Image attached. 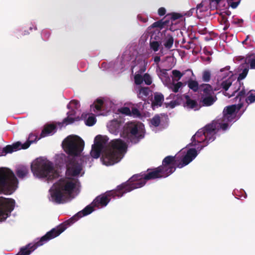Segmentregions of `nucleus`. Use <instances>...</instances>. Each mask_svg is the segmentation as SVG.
Listing matches in <instances>:
<instances>
[{"label": "nucleus", "mask_w": 255, "mask_h": 255, "mask_svg": "<svg viewBox=\"0 0 255 255\" xmlns=\"http://www.w3.org/2000/svg\"><path fill=\"white\" fill-rule=\"evenodd\" d=\"M109 138L106 135H97L92 145L91 156L98 158L102 154L101 159L104 164L112 165L120 161L126 145L121 139L112 140L108 143Z\"/></svg>", "instance_id": "f257e3e1"}, {"label": "nucleus", "mask_w": 255, "mask_h": 255, "mask_svg": "<svg viewBox=\"0 0 255 255\" xmlns=\"http://www.w3.org/2000/svg\"><path fill=\"white\" fill-rule=\"evenodd\" d=\"M174 159L171 155L166 156L162 160V165L153 169H148L146 174L140 173L133 175L128 181V191L141 188L143 186L146 181L160 178H165L175 171V168L172 165Z\"/></svg>", "instance_id": "f03ea898"}, {"label": "nucleus", "mask_w": 255, "mask_h": 255, "mask_svg": "<svg viewBox=\"0 0 255 255\" xmlns=\"http://www.w3.org/2000/svg\"><path fill=\"white\" fill-rule=\"evenodd\" d=\"M94 207L95 206H94L93 205H92V204L87 206L84 209L78 212L76 215L66 222L61 224L56 228H53L50 231L47 232V233L42 236L38 241L35 243H33V245L37 249L38 247L42 246L45 243L58 237L67 229L68 226L73 224L79 218L91 214L94 210Z\"/></svg>", "instance_id": "7ed1b4c3"}, {"label": "nucleus", "mask_w": 255, "mask_h": 255, "mask_svg": "<svg viewBox=\"0 0 255 255\" xmlns=\"http://www.w3.org/2000/svg\"><path fill=\"white\" fill-rule=\"evenodd\" d=\"M31 170L34 176L40 178L51 180L59 176L51 161L42 158H37L31 165Z\"/></svg>", "instance_id": "20e7f679"}, {"label": "nucleus", "mask_w": 255, "mask_h": 255, "mask_svg": "<svg viewBox=\"0 0 255 255\" xmlns=\"http://www.w3.org/2000/svg\"><path fill=\"white\" fill-rule=\"evenodd\" d=\"M18 183V180L11 170L0 168V194H12L17 188Z\"/></svg>", "instance_id": "39448f33"}, {"label": "nucleus", "mask_w": 255, "mask_h": 255, "mask_svg": "<svg viewBox=\"0 0 255 255\" xmlns=\"http://www.w3.org/2000/svg\"><path fill=\"white\" fill-rule=\"evenodd\" d=\"M127 186V182H124L118 185L115 190L106 192L105 193L97 196L92 202V205L99 207L106 206L111 200V197L120 198L126 193L130 192Z\"/></svg>", "instance_id": "423d86ee"}, {"label": "nucleus", "mask_w": 255, "mask_h": 255, "mask_svg": "<svg viewBox=\"0 0 255 255\" xmlns=\"http://www.w3.org/2000/svg\"><path fill=\"white\" fill-rule=\"evenodd\" d=\"M120 134L131 142L137 143L144 137V132L140 125L135 122H128L123 127Z\"/></svg>", "instance_id": "0eeeda50"}, {"label": "nucleus", "mask_w": 255, "mask_h": 255, "mask_svg": "<svg viewBox=\"0 0 255 255\" xmlns=\"http://www.w3.org/2000/svg\"><path fill=\"white\" fill-rule=\"evenodd\" d=\"M65 152L71 156L80 154L84 147V140L77 135H69L63 142Z\"/></svg>", "instance_id": "6e6552de"}, {"label": "nucleus", "mask_w": 255, "mask_h": 255, "mask_svg": "<svg viewBox=\"0 0 255 255\" xmlns=\"http://www.w3.org/2000/svg\"><path fill=\"white\" fill-rule=\"evenodd\" d=\"M217 122L212 123L207 125L204 128H201L198 130L195 134L192 136V139L194 141L195 137H200L204 135L205 138L203 140H197V142L205 143V144L201 146L200 149L204 146L207 145L210 142L213 141L216 138L217 133Z\"/></svg>", "instance_id": "1a4fd4ad"}, {"label": "nucleus", "mask_w": 255, "mask_h": 255, "mask_svg": "<svg viewBox=\"0 0 255 255\" xmlns=\"http://www.w3.org/2000/svg\"><path fill=\"white\" fill-rule=\"evenodd\" d=\"M64 163L66 169V174L69 176H78L83 169V160L77 156L65 157Z\"/></svg>", "instance_id": "9d476101"}, {"label": "nucleus", "mask_w": 255, "mask_h": 255, "mask_svg": "<svg viewBox=\"0 0 255 255\" xmlns=\"http://www.w3.org/2000/svg\"><path fill=\"white\" fill-rule=\"evenodd\" d=\"M197 155V150L195 148L189 149L185 155L179 157V155H175L174 157V159L172 162V165L175 168H181L184 166L188 165L191 162Z\"/></svg>", "instance_id": "9b49d317"}, {"label": "nucleus", "mask_w": 255, "mask_h": 255, "mask_svg": "<svg viewBox=\"0 0 255 255\" xmlns=\"http://www.w3.org/2000/svg\"><path fill=\"white\" fill-rule=\"evenodd\" d=\"M14 199L0 197V222L6 220L14 209Z\"/></svg>", "instance_id": "f8f14e48"}, {"label": "nucleus", "mask_w": 255, "mask_h": 255, "mask_svg": "<svg viewBox=\"0 0 255 255\" xmlns=\"http://www.w3.org/2000/svg\"><path fill=\"white\" fill-rule=\"evenodd\" d=\"M243 106V103H238V105H232L226 107L223 110V122H233L236 117L235 112L240 110Z\"/></svg>", "instance_id": "ddd939ff"}, {"label": "nucleus", "mask_w": 255, "mask_h": 255, "mask_svg": "<svg viewBox=\"0 0 255 255\" xmlns=\"http://www.w3.org/2000/svg\"><path fill=\"white\" fill-rule=\"evenodd\" d=\"M32 142V141H28L22 144L20 141H17L12 145H7L2 148L3 155L7 153H11L13 151H16L21 149H27L29 147Z\"/></svg>", "instance_id": "4468645a"}, {"label": "nucleus", "mask_w": 255, "mask_h": 255, "mask_svg": "<svg viewBox=\"0 0 255 255\" xmlns=\"http://www.w3.org/2000/svg\"><path fill=\"white\" fill-rule=\"evenodd\" d=\"M157 34L158 36H160L161 44H163V46H164L166 49L168 50L172 47L174 38L171 34L163 32H159L157 33Z\"/></svg>", "instance_id": "2eb2a0df"}, {"label": "nucleus", "mask_w": 255, "mask_h": 255, "mask_svg": "<svg viewBox=\"0 0 255 255\" xmlns=\"http://www.w3.org/2000/svg\"><path fill=\"white\" fill-rule=\"evenodd\" d=\"M59 188L68 194H71L75 187V184L72 181H66L65 179H60L58 182Z\"/></svg>", "instance_id": "dca6fc26"}, {"label": "nucleus", "mask_w": 255, "mask_h": 255, "mask_svg": "<svg viewBox=\"0 0 255 255\" xmlns=\"http://www.w3.org/2000/svg\"><path fill=\"white\" fill-rule=\"evenodd\" d=\"M122 128H123V123L121 120H114L111 121L108 125L110 132L116 135L120 131H122L121 130Z\"/></svg>", "instance_id": "f3484780"}, {"label": "nucleus", "mask_w": 255, "mask_h": 255, "mask_svg": "<svg viewBox=\"0 0 255 255\" xmlns=\"http://www.w3.org/2000/svg\"><path fill=\"white\" fill-rule=\"evenodd\" d=\"M149 46L150 49L154 52H157L159 49L160 51L163 49V46L160 41V36H158L157 33L151 35Z\"/></svg>", "instance_id": "a211bd4d"}, {"label": "nucleus", "mask_w": 255, "mask_h": 255, "mask_svg": "<svg viewBox=\"0 0 255 255\" xmlns=\"http://www.w3.org/2000/svg\"><path fill=\"white\" fill-rule=\"evenodd\" d=\"M51 196L53 201L57 204L63 203V198L64 197L62 191L59 188L55 189L51 193Z\"/></svg>", "instance_id": "6ab92c4d"}, {"label": "nucleus", "mask_w": 255, "mask_h": 255, "mask_svg": "<svg viewBox=\"0 0 255 255\" xmlns=\"http://www.w3.org/2000/svg\"><path fill=\"white\" fill-rule=\"evenodd\" d=\"M56 126L51 124L46 125L40 134V137H44L46 136L55 133L56 131Z\"/></svg>", "instance_id": "aec40b11"}, {"label": "nucleus", "mask_w": 255, "mask_h": 255, "mask_svg": "<svg viewBox=\"0 0 255 255\" xmlns=\"http://www.w3.org/2000/svg\"><path fill=\"white\" fill-rule=\"evenodd\" d=\"M15 173L19 179H23L29 174V168L27 166L19 165L15 170Z\"/></svg>", "instance_id": "412c9836"}, {"label": "nucleus", "mask_w": 255, "mask_h": 255, "mask_svg": "<svg viewBox=\"0 0 255 255\" xmlns=\"http://www.w3.org/2000/svg\"><path fill=\"white\" fill-rule=\"evenodd\" d=\"M170 17L169 14H166L165 16L162 19L154 22L152 24V27H158L163 28L165 27H168L169 25L170 20L167 19Z\"/></svg>", "instance_id": "4be33fe9"}, {"label": "nucleus", "mask_w": 255, "mask_h": 255, "mask_svg": "<svg viewBox=\"0 0 255 255\" xmlns=\"http://www.w3.org/2000/svg\"><path fill=\"white\" fill-rule=\"evenodd\" d=\"M185 99V102L184 104V106L188 109L198 110V105L197 101L195 100H193L190 98L188 95H184Z\"/></svg>", "instance_id": "5701e85b"}, {"label": "nucleus", "mask_w": 255, "mask_h": 255, "mask_svg": "<svg viewBox=\"0 0 255 255\" xmlns=\"http://www.w3.org/2000/svg\"><path fill=\"white\" fill-rule=\"evenodd\" d=\"M248 72H249V67L246 66V67H245L244 68L242 72L239 74V75L238 77L237 83H238V84L239 85L238 89L237 90H235V91H234V92L233 93L232 95H229V98L231 97V96H235V93H237L240 89L241 85H243V83L241 82V80H242L246 78V77L247 76V75L248 73Z\"/></svg>", "instance_id": "b1692460"}, {"label": "nucleus", "mask_w": 255, "mask_h": 255, "mask_svg": "<svg viewBox=\"0 0 255 255\" xmlns=\"http://www.w3.org/2000/svg\"><path fill=\"white\" fill-rule=\"evenodd\" d=\"M164 101V96L160 93H155L154 95V99L151 103L153 109L155 107H160Z\"/></svg>", "instance_id": "393cba45"}, {"label": "nucleus", "mask_w": 255, "mask_h": 255, "mask_svg": "<svg viewBox=\"0 0 255 255\" xmlns=\"http://www.w3.org/2000/svg\"><path fill=\"white\" fill-rule=\"evenodd\" d=\"M199 91L201 93V97L211 95L213 93V89L210 84H203L199 86Z\"/></svg>", "instance_id": "a878e982"}, {"label": "nucleus", "mask_w": 255, "mask_h": 255, "mask_svg": "<svg viewBox=\"0 0 255 255\" xmlns=\"http://www.w3.org/2000/svg\"><path fill=\"white\" fill-rule=\"evenodd\" d=\"M150 92L151 91L149 87H140L137 92V96L139 98L144 100L147 97Z\"/></svg>", "instance_id": "bb28decb"}, {"label": "nucleus", "mask_w": 255, "mask_h": 255, "mask_svg": "<svg viewBox=\"0 0 255 255\" xmlns=\"http://www.w3.org/2000/svg\"><path fill=\"white\" fill-rule=\"evenodd\" d=\"M201 99V102L204 106H210L214 104L217 98L211 95L202 97Z\"/></svg>", "instance_id": "cd10ccee"}, {"label": "nucleus", "mask_w": 255, "mask_h": 255, "mask_svg": "<svg viewBox=\"0 0 255 255\" xmlns=\"http://www.w3.org/2000/svg\"><path fill=\"white\" fill-rule=\"evenodd\" d=\"M104 105V101L102 99H98L94 103V104L91 105V108H94V112L96 111L100 112L102 110V108Z\"/></svg>", "instance_id": "c85d7f7f"}, {"label": "nucleus", "mask_w": 255, "mask_h": 255, "mask_svg": "<svg viewBox=\"0 0 255 255\" xmlns=\"http://www.w3.org/2000/svg\"><path fill=\"white\" fill-rule=\"evenodd\" d=\"M75 111L73 110H71V111L69 112L68 114V117L66 118H65L63 120V123H68V124H72L75 121H78L79 120V118L77 117L76 118H73L72 117H71V116H73L75 114Z\"/></svg>", "instance_id": "c756f323"}, {"label": "nucleus", "mask_w": 255, "mask_h": 255, "mask_svg": "<svg viewBox=\"0 0 255 255\" xmlns=\"http://www.w3.org/2000/svg\"><path fill=\"white\" fill-rule=\"evenodd\" d=\"M205 1H202L200 4H198L196 6V12L197 14V16H198V13H201L202 12L206 11L208 10V5H204Z\"/></svg>", "instance_id": "7c9ffc66"}, {"label": "nucleus", "mask_w": 255, "mask_h": 255, "mask_svg": "<svg viewBox=\"0 0 255 255\" xmlns=\"http://www.w3.org/2000/svg\"><path fill=\"white\" fill-rule=\"evenodd\" d=\"M246 94V91L244 88L242 89V90L240 91L237 96L235 98L236 102L238 101L239 103H243L242 100L245 98Z\"/></svg>", "instance_id": "2f4dec72"}, {"label": "nucleus", "mask_w": 255, "mask_h": 255, "mask_svg": "<svg viewBox=\"0 0 255 255\" xmlns=\"http://www.w3.org/2000/svg\"><path fill=\"white\" fill-rule=\"evenodd\" d=\"M188 86L194 92H197L199 90V86L196 81L190 80L188 82Z\"/></svg>", "instance_id": "473e14b6"}, {"label": "nucleus", "mask_w": 255, "mask_h": 255, "mask_svg": "<svg viewBox=\"0 0 255 255\" xmlns=\"http://www.w3.org/2000/svg\"><path fill=\"white\" fill-rule=\"evenodd\" d=\"M248 96L246 99L248 103H253L255 102V91L251 90L248 94Z\"/></svg>", "instance_id": "72a5a7b5"}, {"label": "nucleus", "mask_w": 255, "mask_h": 255, "mask_svg": "<svg viewBox=\"0 0 255 255\" xmlns=\"http://www.w3.org/2000/svg\"><path fill=\"white\" fill-rule=\"evenodd\" d=\"M232 80L231 78H229L222 82L221 87L225 91H227L232 85Z\"/></svg>", "instance_id": "f704fd0d"}, {"label": "nucleus", "mask_w": 255, "mask_h": 255, "mask_svg": "<svg viewBox=\"0 0 255 255\" xmlns=\"http://www.w3.org/2000/svg\"><path fill=\"white\" fill-rule=\"evenodd\" d=\"M252 56V54L248 55L245 58V62L250 63L251 69H255V58L251 59Z\"/></svg>", "instance_id": "c9c22d12"}, {"label": "nucleus", "mask_w": 255, "mask_h": 255, "mask_svg": "<svg viewBox=\"0 0 255 255\" xmlns=\"http://www.w3.org/2000/svg\"><path fill=\"white\" fill-rule=\"evenodd\" d=\"M183 83L181 82H178L176 84H172L170 86V88L174 93H177L179 91V89L182 86Z\"/></svg>", "instance_id": "e433bc0d"}, {"label": "nucleus", "mask_w": 255, "mask_h": 255, "mask_svg": "<svg viewBox=\"0 0 255 255\" xmlns=\"http://www.w3.org/2000/svg\"><path fill=\"white\" fill-rule=\"evenodd\" d=\"M96 122V119L95 116L93 115L89 116L85 121V124L88 126H92Z\"/></svg>", "instance_id": "4c0bfd02"}, {"label": "nucleus", "mask_w": 255, "mask_h": 255, "mask_svg": "<svg viewBox=\"0 0 255 255\" xmlns=\"http://www.w3.org/2000/svg\"><path fill=\"white\" fill-rule=\"evenodd\" d=\"M151 124L155 127L159 126L160 124V117L158 115H155L151 120Z\"/></svg>", "instance_id": "58836bf2"}, {"label": "nucleus", "mask_w": 255, "mask_h": 255, "mask_svg": "<svg viewBox=\"0 0 255 255\" xmlns=\"http://www.w3.org/2000/svg\"><path fill=\"white\" fill-rule=\"evenodd\" d=\"M134 83L136 85H140L143 82V76L140 74H136L134 77Z\"/></svg>", "instance_id": "ea45409f"}, {"label": "nucleus", "mask_w": 255, "mask_h": 255, "mask_svg": "<svg viewBox=\"0 0 255 255\" xmlns=\"http://www.w3.org/2000/svg\"><path fill=\"white\" fill-rule=\"evenodd\" d=\"M143 81H144L145 84L147 85H151L152 83V80L150 76L147 73L144 74L143 76Z\"/></svg>", "instance_id": "a19ab883"}, {"label": "nucleus", "mask_w": 255, "mask_h": 255, "mask_svg": "<svg viewBox=\"0 0 255 255\" xmlns=\"http://www.w3.org/2000/svg\"><path fill=\"white\" fill-rule=\"evenodd\" d=\"M168 14L170 15V17L167 19L169 20L170 19H171L172 20H175L182 17V15L179 13L173 12L171 13H168Z\"/></svg>", "instance_id": "79ce46f5"}, {"label": "nucleus", "mask_w": 255, "mask_h": 255, "mask_svg": "<svg viewBox=\"0 0 255 255\" xmlns=\"http://www.w3.org/2000/svg\"><path fill=\"white\" fill-rule=\"evenodd\" d=\"M221 0H209V5L211 9L217 8Z\"/></svg>", "instance_id": "37998d69"}, {"label": "nucleus", "mask_w": 255, "mask_h": 255, "mask_svg": "<svg viewBox=\"0 0 255 255\" xmlns=\"http://www.w3.org/2000/svg\"><path fill=\"white\" fill-rule=\"evenodd\" d=\"M211 74L208 71H205L203 73L202 79L205 82H208L210 80Z\"/></svg>", "instance_id": "c03bdc74"}, {"label": "nucleus", "mask_w": 255, "mask_h": 255, "mask_svg": "<svg viewBox=\"0 0 255 255\" xmlns=\"http://www.w3.org/2000/svg\"><path fill=\"white\" fill-rule=\"evenodd\" d=\"M120 111L123 114L127 116H131V111L128 107H125L122 108L120 109Z\"/></svg>", "instance_id": "a18cd8bd"}, {"label": "nucleus", "mask_w": 255, "mask_h": 255, "mask_svg": "<svg viewBox=\"0 0 255 255\" xmlns=\"http://www.w3.org/2000/svg\"><path fill=\"white\" fill-rule=\"evenodd\" d=\"M166 107L167 108L170 107L171 108L173 109L176 106L179 105V102L176 100L171 101L170 103H165Z\"/></svg>", "instance_id": "49530a36"}, {"label": "nucleus", "mask_w": 255, "mask_h": 255, "mask_svg": "<svg viewBox=\"0 0 255 255\" xmlns=\"http://www.w3.org/2000/svg\"><path fill=\"white\" fill-rule=\"evenodd\" d=\"M173 75L175 77L177 78L178 79L177 81L180 80L181 78L183 76V74L181 73L180 71L177 70H174L172 72Z\"/></svg>", "instance_id": "de8ad7c7"}, {"label": "nucleus", "mask_w": 255, "mask_h": 255, "mask_svg": "<svg viewBox=\"0 0 255 255\" xmlns=\"http://www.w3.org/2000/svg\"><path fill=\"white\" fill-rule=\"evenodd\" d=\"M195 47V44L194 43L193 41L191 40L188 41L187 43L184 46V48L186 49L189 50L190 49L194 48Z\"/></svg>", "instance_id": "09e8293b"}, {"label": "nucleus", "mask_w": 255, "mask_h": 255, "mask_svg": "<svg viewBox=\"0 0 255 255\" xmlns=\"http://www.w3.org/2000/svg\"><path fill=\"white\" fill-rule=\"evenodd\" d=\"M198 31L201 34H205L208 32L207 28L202 25L198 27Z\"/></svg>", "instance_id": "8fccbe9b"}, {"label": "nucleus", "mask_w": 255, "mask_h": 255, "mask_svg": "<svg viewBox=\"0 0 255 255\" xmlns=\"http://www.w3.org/2000/svg\"><path fill=\"white\" fill-rule=\"evenodd\" d=\"M131 111V116L138 117L140 115L139 110L136 108H132Z\"/></svg>", "instance_id": "3c124183"}, {"label": "nucleus", "mask_w": 255, "mask_h": 255, "mask_svg": "<svg viewBox=\"0 0 255 255\" xmlns=\"http://www.w3.org/2000/svg\"><path fill=\"white\" fill-rule=\"evenodd\" d=\"M224 122V123H219L220 127L222 130H226L228 129V127H229V125L228 123V122Z\"/></svg>", "instance_id": "603ef678"}, {"label": "nucleus", "mask_w": 255, "mask_h": 255, "mask_svg": "<svg viewBox=\"0 0 255 255\" xmlns=\"http://www.w3.org/2000/svg\"><path fill=\"white\" fill-rule=\"evenodd\" d=\"M137 18L140 21L143 23H145L148 20V18L146 16H142L141 15H138Z\"/></svg>", "instance_id": "864d4df0"}, {"label": "nucleus", "mask_w": 255, "mask_h": 255, "mask_svg": "<svg viewBox=\"0 0 255 255\" xmlns=\"http://www.w3.org/2000/svg\"><path fill=\"white\" fill-rule=\"evenodd\" d=\"M240 0L238 1H235V2H230V3L229 4H230V6L232 8H236L238 7V6L239 5V4H240Z\"/></svg>", "instance_id": "5fc2aeb1"}, {"label": "nucleus", "mask_w": 255, "mask_h": 255, "mask_svg": "<svg viewBox=\"0 0 255 255\" xmlns=\"http://www.w3.org/2000/svg\"><path fill=\"white\" fill-rule=\"evenodd\" d=\"M166 9L164 7H160L158 10V14L160 16H163L165 14Z\"/></svg>", "instance_id": "6e6d98bb"}, {"label": "nucleus", "mask_w": 255, "mask_h": 255, "mask_svg": "<svg viewBox=\"0 0 255 255\" xmlns=\"http://www.w3.org/2000/svg\"><path fill=\"white\" fill-rule=\"evenodd\" d=\"M37 136H35L34 134H33L32 133L30 134L28 137V139L26 141H32V142H34V141L37 140Z\"/></svg>", "instance_id": "4d7b16f0"}, {"label": "nucleus", "mask_w": 255, "mask_h": 255, "mask_svg": "<svg viewBox=\"0 0 255 255\" xmlns=\"http://www.w3.org/2000/svg\"><path fill=\"white\" fill-rule=\"evenodd\" d=\"M145 70H146V67L145 66H143L142 67H141L140 68V69L138 70V74H140L141 75V74L144 73L145 71Z\"/></svg>", "instance_id": "13d9d810"}, {"label": "nucleus", "mask_w": 255, "mask_h": 255, "mask_svg": "<svg viewBox=\"0 0 255 255\" xmlns=\"http://www.w3.org/2000/svg\"><path fill=\"white\" fill-rule=\"evenodd\" d=\"M160 61V57L158 56H156L154 57V61L156 64H158V63Z\"/></svg>", "instance_id": "bf43d9fd"}, {"label": "nucleus", "mask_w": 255, "mask_h": 255, "mask_svg": "<svg viewBox=\"0 0 255 255\" xmlns=\"http://www.w3.org/2000/svg\"><path fill=\"white\" fill-rule=\"evenodd\" d=\"M230 69V66H227L225 67V68L221 69L220 72H223L225 71L228 72L229 71Z\"/></svg>", "instance_id": "052dcab7"}, {"label": "nucleus", "mask_w": 255, "mask_h": 255, "mask_svg": "<svg viewBox=\"0 0 255 255\" xmlns=\"http://www.w3.org/2000/svg\"><path fill=\"white\" fill-rule=\"evenodd\" d=\"M196 8H192L188 12V15H191L193 14V12L196 11Z\"/></svg>", "instance_id": "680f3d73"}, {"label": "nucleus", "mask_w": 255, "mask_h": 255, "mask_svg": "<svg viewBox=\"0 0 255 255\" xmlns=\"http://www.w3.org/2000/svg\"><path fill=\"white\" fill-rule=\"evenodd\" d=\"M70 103H71V104H74V105H75L76 106H77V105L79 104V102H78V101H77V100H72V101L70 102Z\"/></svg>", "instance_id": "e2e57ef3"}, {"label": "nucleus", "mask_w": 255, "mask_h": 255, "mask_svg": "<svg viewBox=\"0 0 255 255\" xmlns=\"http://www.w3.org/2000/svg\"><path fill=\"white\" fill-rule=\"evenodd\" d=\"M2 155H3V149H2V148L0 147V156H2Z\"/></svg>", "instance_id": "0e129e2a"}, {"label": "nucleus", "mask_w": 255, "mask_h": 255, "mask_svg": "<svg viewBox=\"0 0 255 255\" xmlns=\"http://www.w3.org/2000/svg\"><path fill=\"white\" fill-rule=\"evenodd\" d=\"M228 27H229V26L226 25V26L224 27L223 29H224V30H226L228 28Z\"/></svg>", "instance_id": "69168bd1"}, {"label": "nucleus", "mask_w": 255, "mask_h": 255, "mask_svg": "<svg viewBox=\"0 0 255 255\" xmlns=\"http://www.w3.org/2000/svg\"><path fill=\"white\" fill-rule=\"evenodd\" d=\"M246 42H247L246 40H245H245L243 41V44H245V43H246Z\"/></svg>", "instance_id": "338daca9"}, {"label": "nucleus", "mask_w": 255, "mask_h": 255, "mask_svg": "<svg viewBox=\"0 0 255 255\" xmlns=\"http://www.w3.org/2000/svg\"><path fill=\"white\" fill-rule=\"evenodd\" d=\"M182 43H185V39H183Z\"/></svg>", "instance_id": "774afa93"}]
</instances>
